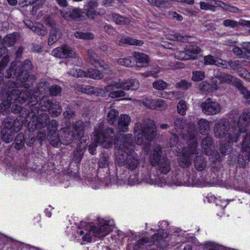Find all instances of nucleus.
Wrapping results in <instances>:
<instances>
[{
	"mask_svg": "<svg viewBox=\"0 0 250 250\" xmlns=\"http://www.w3.org/2000/svg\"><path fill=\"white\" fill-rule=\"evenodd\" d=\"M130 122V117L126 114H122L118 118L117 128L118 133L115 135L113 130L107 128L104 130L97 129L96 140L98 144L104 148H109L115 145V163L120 167L125 166L131 170L135 169L138 166L139 161L137 153L134 151L132 140V135H124L121 132L128 131Z\"/></svg>",
	"mask_w": 250,
	"mask_h": 250,
	"instance_id": "obj_1",
	"label": "nucleus"
},
{
	"mask_svg": "<svg viewBox=\"0 0 250 250\" xmlns=\"http://www.w3.org/2000/svg\"><path fill=\"white\" fill-rule=\"evenodd\" d=\"M250 121V112L244 111L239 118L233 119L231 122L228 120L221 119L215 125L214 133L218 138H227L230 142H237Z\"/></svg>",
	"mask_w": 250,
	"mask_h": 250,
	"instance_id": "obj_2",
	"label": "nucleus"
},
{
	"mask_svg": "<svg viewBox=\"0 0 250 250\" xmlns=\"http://www.w3.org/2000/svg\"><path fill=\"white\" fill-rule=\"evenodd\" d=\"M33 64L30 60L26 59L22 62L20 66H17V64L12 63L10 68L7 70L5 77L9 78L13 76V78L16 79V82L8 81L6 86L10 84L11 86L19 84V82L21 84L27 81L29 72L32 69Z\"/></svg>",
	"mask_w": 250,
	"mask_h": 250,
	"instance_id": "obj_3",
	"label": "nucleus"
},
{
	"mask_svg": "<svg viewBox=\"0 0 250 250\" xmlns=\"http://www.w3.org/2000/svg\"><path fill=\"white\" fill-rule=\"evenodd\" d=\"M8 82L5 84V88H3V92H5L8 94L7 96V100L3 104L8 106H10V104L12 103V101L18 102L19 103H24L28 99L31 95V91H28L27 89H23L20 90L17 88L21 86H23L25 88L27 89L30 87L29 83H24L21 84V82H19V84L14 85L11 86L9 84L7 86Z\"/></svg>",
	"mask_w": 250,
	"mask_h": 250,
	"instance_id": "obj_4",
	"label": "nucleus"
},
{
	"mask_svg": "<svg viewBox=\"0 0 250 250\" xmlns=\"http://www.w3.org/2000/svg\"><path fill=\"white\" fill-rule=\"evenodd\" d=\"M23 121L18 119L13 116L7 117L4 120V127L1 130V139L9 143L13 140L15 134L20 130L22 126Z\"/></svg>",
	"mask_w": 250,
	"mask_h": 250,
	"instance_id": "obj_5",
	"label": "nucleus"
},
{
	"mask_svg": "<svg viewBox=\"0 0 250 250\" xmlns=\"http://www.w3.org/2000/svg\"><path fill=\"white\" fill-rule=\"evenodd\" d=\"M156 126L153 122L143 123L138 122L135 124L134 133L136 143L140 145L144 142V138L147 141H152L156 136Z\"/></svg>",
	"mask_w": 250,
	"mask_h": 250,
	"instance_id": "obj_6",
	"label": "nucleus"
},
{
	"mask_svg": "<svg viewBox=\"0 0 250 250\" xmlns=\"http://www.w3.org/2000/svg\"><path fill=\"white\" fill-rule=\"evenodd\" d=\"M84 225V230L86 231L83 236V241L91 242L92 236L95 237H104L111 230V227L106 222H100L97 227L91 226L90 224L83 223Z\"/></svg>",
	"mask_w": 250,
	"mask_h": 250,
	"instance_id": "obj_7",
	"label": "nucleus"
},
{
	"mask_svg": "<svg viewBox=\"0 0 250 250\" xmlns=\"http://www.w3.org/2000/svg\"><path fill=\"white\" fill-rule=\"evenodd\" d=\"M188 137L183 136L185 139L188 140L191 145L189 144L188 147L186 149L184 148L182 153L179 155V163L183 167H188L191 164V155L196 153L197 147V141L194 133H188Z\"/></svg>",
	"mask_w": 250,
	"mask_h": 250,
	"instance_id": "obj_8",
	"label": "nucleus"
},
{
	"mask_svg": "<svg viewBox=\"0 0 250 250\" xmlns=\"http://www.w3.org/2000/svg\"><path fill=\"white\" fill-rule=\"evenodd\" d=\"M84 133L83 123L78 122L71 128H65L62 130L61 135V142L65 145L70 144L74 140L81 139L83 137Z\"/></svg>",
	"mask_w": 250,
	"mask_h": 250,
	"instance_id": "obj_9",
	"label": "nucleus"
},
{
	"mask_svg": "<svg viewBox=\"0 0 250 250\" xmlns=\"http://www.w3.org/2000/svg\"><path fill=\"white\" fill-rule=\"evenodd\" d=\"M167 236V233L164 229L159 230V232L153 235L151 237H143L139 240L136 244L138 248L147 247L152 244L157 246H161V243Z\"/></svg>",
	"mask_w": 250,
	"mask_h": 250,
	"instance_id": "obj_10",
	"label": "nucleus"
},
{
	"mask_svg": "<svg viewBox=\"0 0 250 250\" xmlns=\"http://www.w3.org/2000/svg\"><path fill=\"white\" fill-rule=\"evenodd\" d=\"M15 102L10 104V107L12 104V106L11 107L12 111L13 112L15 113H19L20 116L25 120V122L29 121L28 118L30 117L35 116V114L38 113V110L36 106H31L29 105H24V106L21 107L20 105H18L17 104H15Z\"/></svg>",
	"mask_w": 250,
	"mask_h": 250,
	"instance_id": "obj_11",
	"label": "nucleus"
},
{
	"mask_svg": "<svg viewBox=\"0 0 250 250\" xmlns=\"http://www.w3.org/2000/svg\"><path fill=\"white\" fill-rule=\"evenodd\" d=\"M200 107L203 112L208 115H216L219 113L221 109L220 104L210 98L202 102Z\"/></svg>",
	"mask_w": 250,
	"mask_h": 250,
	"instance_id": "obj_12",
	"label": "nucleus"
},
{
	"mask_svg": "<svg viewBox=\"0 0 250 250\" xmlns=\"http://www.w3.org/2000/svg\"><path fill=\"white\" fill-rule=\"evenodd\" d=\"M37 115L30 117L28 118L29 125L31 126L32 129H39L46 126L49 123V117L45 113H41L38 117Z\"/></svg>",
	"mask_w": 250,
	"mask_h": 250,
	"instance_id": "obj_13",
	"label": "nucleus"
},
{
	"mask_svg": "<svg viewBox=\"0 0 250 250\" xmlns=\"http://www.w3.org/2000/svg\"><path fill=\"white\" fill-rule=\"evenodd\" d=\"M98 6L97 0H91L84 5L83 13L90 19L94 20L97 16H102L105 14V11L103 10L101 12L98 11L96 8Z\"/></svg>",
	"mask_w": 250,
	"mask_h": 250,
	"instance_id": "obj_14",
	"label": "nucleus"
},
{
	"mask_svg": "<svg viewBox=\"0 0 250 250\" xmlns=\"http://www.w3.org/2000/svg\"><path fill=\"white\" fill-rule=\"evenodd\" d=\"M232 52L236 56L242 58H250V42H245L240 44V47L235 46Z\"/></svg>",
	"mask_w": 250,
	"mask_h": 250,
	"instance_id": "obj_15",
	"label": "nucleus"
},
{
	"mask_svg": "<svg viewBox=\"0 0 250 250\" xmlns=\"http://www.w3.org/2000/svg\"><path fill=\"white\" fill-rule=\"evenodd\" d=\"M52 54L58 58H63L70 57L73 58L75 56V53L70 47L64 46L61 47H57L52 51Z\"/></svg>",
	"mask_w": 250,
	"mask_h": 250,
	"instance_id": "obj_16",
	"label": "nucleus"
},
{
	"mask_svg": "<svg viewBox=\"0 0 250 250\" xmlns=\"http://www.w3.org/2000/svg\"><path fill=\"white\" fill-rule=\"evenodd\" d=\"M89 143L87 139H82L77 146V150L74 151L73 155V160L75 163H79L82 160L83 155V150L85 149Z\"/></svg>",
	"mask_w": 250,
	"mask_h": 250,
	"instance_id": "obj_17",
	"label": "nucleus"
},
{
	"mask_svg": "<svg viewBox=\"0 0 250 250\" xmlns=\"http://www.w3.org/2000/svg\"><path fill=\"white\" fill-rule=\"evenodd\" d=\"M248 138L243 140L241 146L242 153L238 156V161L241 162V160L246 163L250 161V142H247Z\"/></svg>",
	"mask_w": 250,
	"mask_h": 250,
	"instance_id": "obj_18",
	"label": "nucleus"
},
{
	"mask_svg": "<svg viewBox=\"0 0 250 250\" xmlns=\"http://www.w3.org/2000/svg\"><path fill=\"white\" fill-rule=\"evenodd\" d=\"M166 157L163 155L161 147L160 146H155L150 156V164L154 166H156L163 158Z\"/></svg>",
	"mask_w": 250,
	"mask_h": 250,
	"instance_id": "obj_19",
	"label": "nucleus"
},
{
	"mask_svg": "<svg viewBox=\"0 0 250 250\" xmlns=\"http://www.w3.org/2000/svg\"><path fill=\"white\" fill-rule=\"evenodd\" d=\"M133 60L134 62H135L136 66L146 67L148 65L149 59L145 54L134 52L133 53Z\"/></svg>",
	"mask_w": 250,
	"mask_h": 250,
	"instance_id": "obj_20",
	"label": "nucleus"
},
{
	"mask_svg": "<svg viewBox=\"0 0 250 250\" xmlns=\"http://www.w3.org/2000/svg\"><path fill=\"white\" fill-rule=\"evenodd\" d=\"M116 86L125 90H135L139 88V82L135 79H130L125 82H119Z\"/></svg>",
	"mask_w": 250,
	"mask_h": 250,
	"instance_id": "obj_21",
	"label": "nucleus"
},
{
	"mask_svg": "<svg viewBox=\"0 0 250 250\" xmlns=\"http://www.w3.org/2000/svg\"><path fill=\"white\" fill-rule=\"evenodd\" d=\"M118 83H116L113 84H110L106 86L105 87V90L107 92H109V96L112 98H116L119 97H124L125 95V93L121 90H118L121 89L120 87H117Z\"/></svg>",
	"mask_w": 250,
	"mask_h": 250,
	"instance_id": "obj_22",
	"label": "nucleus"
},
{
	"mask_svg": "<svg viewBox=\"0 0 250 250\" xmlns=\"http://www.w3.org/2000/svg\"><path fill=\"white\" fill-rule=\"evenodd\" d=\"M195 153L196 156L193 160L194 167L198 171H202L207 167V161L202 154L196 152Z\"/></svg>",
	"mask_w": 250,
	"mask_h": 250,
	"instance_id": "obj_23",
	"label": "nucleus"
},
{
	"mask_svg": "<svg viewBox=\"0 0 250 250\" xmlns=\"http://www.w3.org/2000/svg\"><path fill=\"white\" fill-rule=\"evenodd\" d=\"M88 56L90 63L95 67H103L104 69L108 68V66L104 62L100 61L99 57L93 51L88 50Z\"/></svg>",
	"mask_w": 250,
	"mask_h": 250,
	"instance_id": "obj_24",
	"label": "nucleus"
},
{
	"mask_svg": "<svg viewBox=\"0 0 250 250\" xmlns=\"http://www.w3.org/2000/svg\"><path fill=\"white\" fill-rule=\"evenodd\" d=\"M52 103V101L49 100L47 97H43L40 100L39 102L36 103V105L34 106L37 107V108L38 110V113L35 114V116L39 114L40 110L42 112L46 111V110L48 111ZM31 106H30V107Z\"/></svg>",
	"mask_w": 250,
	"mask_h": 250,
	"instance_id": "obj_25",
	"label": "nucleus"
},
{
	"mask_svg": "<svg viewBox=\"0 0 250 250\" xmlns=\"http://www.w3.org/2000/svg\"><path fill=\"white\" fill-rule=\"evenodd\" d=\"M223 25L231 28L238 27L240 25L250 27V21L240 19L239 21H237L234 20L227 19L223 21Z\"/></svg>",
	"mask_w": 250,
	"mask_h": 250,
	"instance_id": "obj_26",
	"label": "nucleus"
},
{
	"mask_svg": "<svg viewBox=\"0 0 250 250\" xmlns=\"http://www.w3.org/2000/svg\"><path fill=\"white\" fill-rule=\"evenodd\" d=\"M212 140L210 136H207L202 139L201 148L202 151L206 155H210L212 153Z\"/></svg>",
	"mask_w": 250,
	"mask_h": 250,
	"instance_id": "obj_27",
	"label": "nucleus"
},
{
	"mask_svg": "<svg viewBox=\"0 0 250 250\" xmlns=\"http://www.w3.org/2000/svg\"><path fill=\"white\" fill-rule=\"evenodd\" d=\"M141 176V182H144L147 184H157L159 181V177L158 176H155V175L153 174V175L149 173L148 172L146 171L144 173H141L140 174Z\"/></svg>",
	"mask_w": 250,
	"mask_h": 250,
	"instance_id": "obj_28",
	"label": "nucleus"
},
{
	"mask_svg": "<svg viewBox=\"0 0 250 250\" xmlns=\"http://www.w3.org/2000/svg\"><path fill=\"white\" fill-rule=\"evenodd\" d=\"M186 125V120L183 118L176 117L173 120L172 126L178 133H182Z\"/></svg>",
	"mask_w": 250,
	"mask_h": 250,
	"instance_id": "obj_29",
	"label": "nucleus"
},
{
	"mask_svg": "<svg viewBox=\"0 0 250 250\" xmlns=\"http://www.w3.org/2000/svg\"><path fill=\"white\" fill-rule=\"evenodd\" d=\"M48 140L50 143L55 147H59L62 144L61 137L58 136V134L57 132H52L51 130H49L48 134Z\"/></svg>",
	"mask_w": 250,
	"mask_h": 250,
	"instance_id": "obj_30",
	"label": "nucleus"
},
{
	"mask_svg": "<svg viewBox=\"0 0 250 250\" xmlns=\"http://www.w3.org/2000/svg\"><path fill=\"white\" fill-rule=\"evenodd\" d=\"M156 166H158V170L165 174L168 173L171 169L170 162L167 157L163 158Z\"/></svg>",
	"mask_w": 250,
	"mask_h": 250,
	"instance_id": "obj_31",
	"label": "nucleus"
},
{
	"mask_svg": "<svg viewBox=\"0 0 250 250\" xmlns=\"http://www.w3.org/2000/svg\"><path fill=\"white\" fill-rule=\"evenodd\" d=\"M117 41L118 42L117 43L120 46H124L125 44L140 46L143 44L142 41L137 40L130 38H122L119 40H118Z\"/></svg>",
	"mask_w": 250,
	"mask_h": 250,
	"instance_id": "obj_32",
	"label": "nucleus"
},
{
	"mask_svg": "<svg viewBox=\"0 0 250 250\" xmlns=\"http://www.w3.org/2000/svg\"><path fill=\"white\" fill-rule=\"evenodd\" d=\"M110 158L108 153L104 151L100 155L98 162L99 166L102 168L108 167L110 163Z\"/></svg>",
	"mask_w": 250,
	"mask_h": 250,
	"instance_id": "obj_33",
	"label": "nucleus"
},
{
	"mask_svg": "<svg viewBox=\"0 0 250 250\" xmlns=\"http://www.w3.org/2000/svg\"><path fill=\"white\" fill-rule=\"evenodd\" d=\"M61 32L59 29L54 28L50 31V36L48 40V44L52 45L55 43L61 37Z\"/></svg>",
	"mask_w": 250,
	"mask_h": 250,
	"instance_id": "obj_34",
	"label": "nucleus"
},
{
	"mask_svg": "<svg viewBox=\"0 0 250 250\" xmlns=\"http://www.w3.org/2000/svg\"><path fill=\"white\" fill-rule=\"evenodd\" d=\"M197 124L201 134H206L208 133L209 130V124L207 120L201 119L198 121Z\"/></svg>",
	"mask_w": 250,
	"mask_h": 250,
	"instance_id": "obj_35",
	"label": "nucleus"
},
{
	"mask_svg": "<svg viewBox=\"0 0 250 250\" xmlns=\"http://www.w3.org/2000/svg\"><path fill=\"white\" fill-rule=\"evenodd\" d=\"M25 143V138L22 133H20L18 134L15 138V142L13 144L14 148L17 150H20L23 147Z\"/></svg>",
	"mask_w": 250,
	"mask_h": 250,
	"instance_id": "obj_36",
	"label": "nucleus"
},
{
	"mask_svg": "<svg viewBox=\"0 0 250 250\" xmlns=\"http://www.w3.org/2000/svg\"><path fill=\"white\" fill-rule=\"evenodd\" d=\"M48 111L52 117H57L62 113V108L60 103H55L53 104L52 103Z\"/></svg>",
	"mask_w": 250,
	"mask_h": 250,
	"instance_id": "obj_37",
	"label": "nucleus"
},
{
	"mask_svg": "<svg viewBox=\"0 0 250 250\" xmlns=\"http://www.w3.org/2000/svg\"><path fill=\"white\" fill-rule=\"evenodd\" d=\"M219 80L221 83H226L229 84L234 83L235 85V83L238 80L232 76L227 73H221L218 76Z\"/></svg>",
	"mask_w": 250,
	"mask_h": 250,
	"instance_id": "obj_38",
	"label": "nucleus"
},
{
	"mask_svg": "<svg viewBox=\"0 0 250 250\" xmlns=\"http://www.w3.org/2000/svg\"><path fill=\"white\" fill-rule=\"evenodd\" d=\"M160 94L159 97L170 100H177L180 98V92L178 91L166 92L163 91L160 93Z\"/></svg>",
	"mask_w": 250,
	"mask_h": 250,
	"instance_id": "obj_39",
	"label": "nucleus"
},
{
	"mask_svg": "<svg viewBox=\"0 0 250 250\" xmlns=\"http://www.w3.org/2000/svg\"><path fill=\"white\" fill-rule=\"evenodd\" d=\"M188 54L190 57V59H194L195 56L201 52L200 48L197 45H190L186 47Z\"/></svg>",
	"mask_w": 250,
	"mask_h": 250,
	"instance_id": "obj_40",
	"label": "nucleus"
},
{
	"mask_svg": "<svg viewBox=\"0 0 250 250\" xmlns=\"http://www.w3.org/2000/svg\"><path fill=\"white\" fill-rule=\"evenodd\" d=\"M119 116V112L115 109H111L108 113L106 117L108 123L111 125H114L117 121Z\"/></svg>",
	"mask_w": 250,
	"mask_h": 250,
	"instance_id": "obj_41",
	"label": "nucleus"
},
{
	"mask_svg": "<svg viewBox=\"0 0 250 250\" xmlns=\"http://www.w3.org/2000/svg\"><path fill=\"white\" fill-rule=\"evenodd\" d=\"M235 86L246 99H249L250 98V91H249L246 87L243 85L240 81L235 83Z\"/></svg>",
	"mask_w": 250,
	"mask_h": 250,
	"instance_id": "obj_42",
	"label": "nucleus"
},
{
	"mask_svg": "<svg viewBox=\"0 0 250 250\" xmlns=\"http://www.w3.org/2000/svg\"><path fill=\"white\" fill-rule=\"evenodd\" d=\"M17 39L16 33L9 34L6 35L3 39V45L10 46L13 45Z\"/></svg>",
	"mask_w": 250,
	"mask_h": 250,
	"instance_id": "obj_43",
	"label": "nucleus"
},
{
	"mask_svg": "<svg viewBox=\"0 0 250 250\" xmlns=\"http://www.w3.org/2000/svg\"><path fill=\"white\" fill-rule=\"evenodd\" d=\"M86 77L91 78L94 79H101L103 77V74L99 70L90 68L86 73Z\"/></svg>",
	"mask_w": 250,
	"mask_h": 250,
	"instance_id": "obj_44",
	"label": "nucleus"
},
{
	"mask_svg": "<svg viewBox=\"0 0 250 250\" xmlns=\"http://www.w3.org/2000/svg\"><path fill=\"white\" fill-rule=\"evenodd\" d=\"M168 84L162 80H158L152 83V87L156 90L163 91L167 87Z\"/></svg>",
	"mask_w": 250,
	"mask_h": 250,
	"instance_id": "obj_45",
	"label": "nucleus"
},
{
	"mask_svg": "<svg viewBox=\"0 0 250 250\" xmlns=\"http://www.w3.org/2000/svg\"><path fill=\"white\" fill-rule=\"evenodd\" d=\"M111 16L113 21L117 24L124 25L127 22V18L118 14L113 13L111 14Z\"/></svg>",
	"mask_w": 250,
	"mask_h": 250,
	"instance_id": "obj_46",
	"label": "nucleus"
},
{
	"mask_svg": "<svg viewBox=\"0 0 250 250\" xmlns=\"http://www.w3.org/2000/svg\"><path fill=\"white\" fill-rule=\"evenodd\" d=\"M233 143L232 142H230L229 139L227 142H225V143H222L221 144L220 146V151L221 153L223 155H225L229 152L231 149L232 147L230 145V143Z\"/></svg>",
	"mask_w": 250,
	"mask_h": 250,
	"instance_id": "obj_47",
	"label": "nucleus"
},
{
	"mask_svg": "<svg viewBox=\"0 0 250 250\" xmlns=\"http://www.w3.org/2000/svg\"><path fill=\"white\" fill-rule=\"evenodd\" d=\"M117 62L119 64L127 67L132 66L134 65L133 57H128L125 58H120L118 60Z\"/></svg>",
	"mask_w": 250,
	"mask_h": 250,
	"instance_id": "obj_48",
	"label": "nucleus"
},
{
	"mask_svg": "<svg viewBox=\"0 0 250 250\" xmlns=\"http://www.w3.org/2000/svg\"><path fill=\"white\" fill-rule=\"evenodd\" d=\"M83 13L82 10L80 8H75L69 10V16L70 19L76 20L82 17Z\"/></svg>",
	"mask_w": 250,
	"mask_h": 250,
	"instance_id": "obj_49",
	"label": "nucleus"
},
{
	"mask_svg": "<svg viewBox=\"0 0 250 250\" xmlns=\"http://www.w3.org/2000/svg\"><path fill=\"white\" fill-rule=\"evenodd\" d=\"M74 36L77 39L83 40H91L94 38V35L88 32H76L74 33Z\"/></svg>",
	"mask_w": 250,
	"mask_h": 250,
	"instance_id": "obj_50",
	"label": "nucleus"
},
{
	"mask_svg": "<svg viewBox=\"0 0 250 250\" xmlns=\"http://www.w3.org/2000/svg\"><path fill=\"white\" fill-rule=\"evenodd\" d=\"M191 38L190 36H182L179 33H175L171 35V38L169 39L171 40H177L181 42H189V39Z\"/></svg>",
	"mask_w": 250,
	"mask_h": 250,
	"instance_id": "obj_51",
	"label": "nucleus"
},
{
	"mask_svg": "<svg viewBox=\"0 0 250 250\" xmlns=\"http://www.w3.org/2000/svg\"><path fill=\"white\" fill-rule=\"evenodd\" d=\"M225 66H224V68L229 69L235 70L239 68L240 65V62L239 61H229L228 63H225Z\"/></svg>",
	"mask_w": 250,
	"mask_h": 250,
	"instance_id": "obj_52",
	"label": "nucleus"
},
{
	"mask_svg": "<svg viewBox=\"0 0 250 250\" xmlns=\"http://www.w3.org/2000/svg\"><path fill=\"white\" fill-rule=\"evenodd\" d=\"M86 71H84L80 69L73 68L68 73L75 77H86Z\"/></svg>",
	"mask_w": 250,
	"mask_h": 250,
	"instance_id": "obj_53",
	"label": "nucleus"
},
{
	"mask_svg": "<svg viewBox=\"0 0 250 250\" xmlns=\"http://www.w3.org/2000/svg\"><path fill=\"white\" fill-rule=\"evenodd\" d=\"M186 48L184 51H177L175 53V57L178 60H190V57L188 56Z\"/></svg>",
	"mask_w": 250,
	"mask_h": 250,
	"instance_id": "obj_54",
	"label": "nucleus"
},
{
	"mask_svg": "<svg viewBox=\"0 0 250 250\" xmlns=\"http://www.w3.org/2000/svg\"><path fill=\"white\" fill-rule=\"evenodd\" d=\"M205 78V73L202 71H195L192 72V80L195 82H199Z\"/></svg>",
	"mask_w": 250,
	"mask_h": 250,
	"instance_id": "obj_55",
	"label": "nucleus"
},
{
	"mask_svg": "<svg viewBox=\"0 0 250 250\" xmlns=\"http://www.w3.org/2000/svg\"><path fill=\"white\" fill-rule=\"evenodd\" d=\"M191 86V83L185 80H182L180 82L177 83L175 87L177 88L187 90Z\"/></svg>",
	"mask_w": 250,
	"mask_h": 250,
	"instance_id": "obj_56",
	"label": "nucleus"
},
{
	"mask_svg": "<svg viewBox=\"0 0 250 250\" xmlns=\"http://www.w3.org/2000/svg\"><path fill=\"white\" fill-rule=\"evenodd\" d=\"M178 113L181 115H184L187 110V105L186 102L184 101H180L177 105Z\"/></svg>",
	"mask_w": 250,
	"mask_h": 250,
	"instance_id": "obj_57",
	"label": "nucleus"
},
{
	"mask_svg": "<svg viewBox=\"0 0 250 250\" xmlns=\"http://www.w3.org/2000/svg\"><path fill=\"white\" fill-rule=\"evenodd\" d=\"M49 92L51 96H58L61 93L62 88L58 85H52L49 88Z\"/></svg>",
	"mask_w": 250,
	"mask_h": 250,
	"instance_id": "obj_58",
	"label": "nucleus"
},
{
	"mask_svg": "<svg viewBox=\"0 0 250 250\" xmlns=\"http://www.w3.org/2000/svg\"><path fill=\"white\" fill-rule=\"evenodd\" d=\"M141 176L139 174H134L130 175L128 178V181L130 185L141 183Z\"/></svg>",
	"mask_w": 250,
	"mask_h": 250,
	"instance_id": "obj_59",
	"label": "nucleus"
},
{
	"mask_svg": "<svg viewBox=\"0 0 250 250\" xmlns=\"http://www.w3.org/2000/svg\"><path fill=\"white\" fill-rule=\"evenodd\" d=\"M223 246L215 244L214 243L208 242L205 247V250H224Z\"/></svg>",
	"mask_w": 250,
	"mask_h": 250,
	"instance_id": "obj_60",
	"label": "nucleus"
},
{
	"mask_svg": "<svg viewBox=\"0 0 250 250\" xmlns=\"http://www.w3.org/2000/svg\"><path fill=\"white\" fill-rule=\"evenodd\" d=\"M204 63L206 65H215L217 64V60L215 57L211 55H207L204 58Z\"/></svg>",
	"mask_w": 250,
	"mask_h": 250,
	"instance_id": "obj_61",
	"label": "nucleus"
},
{
	"mask_svg": "<svg viewBox=\"0 0 250 250\" xmlns=\"http://www.w3.org/2000/svg\"><path fill=\"white\" fill-rule=\"evenodd\" d=\"M154 109L158 110H162L166 106L165 101L162 100H154V104H153Z\"/></svg>",
	"mask_w": 250,
	"mask_h": 250,
	"instance_id": "obj_62",
	"label": "nucleus"
},
{
	"mask_svg": "<svg viewBox=\"0 0 250 250\" xmlns=\"http://www.w3.org/2000/svg\"><path fill=\"white\" fill-rule=\"evenodd\" d=\"M63 115L65 118L69 119L75 116V111L70 108V106H67L66 110L63 112Z\"/></svg>",
	"mask_w": 250,
	"mask_h": 250,
	"instance_id": "obj_63",
	"label": "nucleus"
},
{
	"mask_svg": "<svg viewBox=\"0 0 250 250\" xmlns=\"http://www.w3.org/2000/svg\"><path fill=\"white\" fill-rule=\"evenodd\" d=\"M201 90L204 92H212L211 84L206 82H202L199 85Z\"/></svg>",
	"mask_w": 250,
	"mask_h": 250,
	"instance_id": "obj_64",
	"label": "nucleus"
}]
</instances>
